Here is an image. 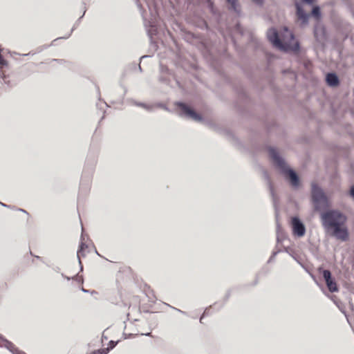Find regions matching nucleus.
<instances>
[{"mask_svg":"<svg viewBox=\"0 0 354 354\" xmlns=\"http://www.w3.org/2000/svg\"><path fill=\"white\" fill-rule=\"evenodd\" d=\"M267 36L272 45L281 50L296 52L299 48L297 41L286 28L279 31L271 28L268 31Z\"/></svg>","mask_w":354,"mask_h":354,"instance_id":"f257e3e1","label":"nucleus"},{"mask_svg":"<svg viewBox=\"0 0 354 354\" xmlns=\"http://www.w3.org/2000/svg\"><path fill=\"white\" fill-rule=\"evenodd\" d=\"M269 154L274 162L281 168L286 178L289 181L291 185L295 187H298L299 185V178L298 176L294 171L288 168L278 151L274 148H270L269 149Z\"/></svg>","mask_w":354,"mask_h":354,"instance_id":"f03ea898","label":"nucleus"},{"mask_svg":"<svg viewBox=\"0 0 354 354\" xmlns=\"http://www.w3.org/2000/svg\"><path fill=\"white\" fill-rule=\"evenodd\" d=\"M323 226L326 230L343 223H346V216L339 210H328L322 214Z\"/></svg>","mask_w":354,"mask_h":354,"instance_id":"7ed1b4c3","label":"nucleus"},{"mask_svg":"<svg viewBox=\"0 0 354 354\" xmlns=\"http://www.w3.org/2000/svg\"><path fill=\"white\" fill-rule=\"evenodd\" d=\"M311 193L315 209L321 210L330 206L328 198L317 185L312 184Z\"/></svg>","mask_w":354,"mask_h":354,"instance_id":"20e7f679","label":"nucleus"},{"mask_svg":"<svg viewBox=\"0 0 354 354\" xmlns=\"http://www.w3.org/2000/svg\"><path fill=\"white\" fill-rule=\"evenodd\" d=\"M335 239L341 241H346L349 238V232L346 223H343L327 230Z\"/></svg>","mask_w":354,"mask_h":354,"instance_id":"39448f33","label":"nucleus"},{"mask_svg":"<svg viewBox=\"0 0 354 354\" xmlns=\"http://www.w3.org/2000/svg\"><path fill=\"white\" fill-rule=\"evenodd\" d=\"M179 114L195 121H200L201 118L194 110L182 103L177 104Z\"/></svg>","mask_w":354,"mask_h":354,"instance_id":"423d86ee","label":"nucleus"},{"mask_svg":"<svg viewBox=\"0 0 354 354\" xmlns=\"http://www.w3.org/2000/svg\"><path fill=\"white\" fill-rule=\"evenodd\" d=\"M291 227L295 236L302 237L306 233V227L304 223L297 217L291 219Z\"/></svg>","mask_w":354,"mask_h":354,"instance_id":"0eeeda50","label":"nucleus"},{"mask_svg":"<svg viewBox=\"0 0 354 354\" xmlns=\"http://www.w3.org/2000/svg\"><path fill=\"white\" fill-rule=\"evenodd\" d=\"M323 277L326 281V285L330 292H336L337 290V285L331 278V274L328 270L323 271Z\"/></svg>","mask_w":354,"mask_h":354,"instance_id":"6e6552de","label":"nucleus"},{"mask_svg":"<svg viewBox=\"0 0 354 354\" xmlns=\"http://www.w3.org/2000/svg\"><path fill=\"white\" fill-rule=\"evenodd\" d=\"M296 6H297V16H298L299 19L302 21L303 24H306L310 15L304 13V12L303 11V10L301 8V6L299 3H297L296 5Z\"/></svg>","mask_w":354,"mask_h":354,"instance_id":"1a4fd4ad","label":"nucleus"},{"mask_svg":"<svg viewBox=\"0 0 354 354\" xmlns=\"http://www.w3.org/2000/svg\"><path fill=\"white\" fill-rule=\"evenodd\" d=\"M326 82L328 85L334 86L338 84V79L335 74L330 73L326 76Z\"/></svg>","mask_w":354,"mask_h":354,"instance_id":"9d476101","label":"nucleus"},{"mask_svg":"<svg viewBox=\"0 0 354 354\" xmlns=\"http://www.w3.org/2000/svg\"><path fill=\"white\" fill-rule=\"evenodd\" d=\"M312 15L316 18L319 19L320 17V10L319 8L316 6L314 7L312 11Z\"/></svg>","mask_w":354,"mask_h":354,"instance_id":"9b49d317","label":"nucleus"},{"mask_svg":"<svg viewBox=\"0 0 354 354\" xmlns=\"http://www.w3.org/2000/svg\"><path fill=\"white\" fill-rule=\"evenodd\" d=\"M109 351V348H103L101 350L97 351V353H94L93 354H106Z\"/></svg>","mask_w":354,"mask_h":354,"instance_id":"f8f14e48","label":"nucleus"},{"mask_svg":"<svg viewBox=\"0 0 354 354\" xmlns=\"http://www.w3.org/2000/svg\"><path fill=\"white\" fill-rule=\"evenodd\" d=\"M227 1L232 6V7L236 10V0H227Z\"/></svg>","mask_w":354,"mask_h":354,"instance_id":"ddd939ff","label":"nucleus"},{"mask_svg":"<svg viewBox=\"0 0 354 354\" xmlns=\"http://www.w3.org/2000/svg\"><path fill=\"white\" fill-rule=\"evenodd\" d=\"M350 195L354 199V186L351 188Z\"/></svg>","mask_w":354,"mask_h":354,"instance_id":"4468645a","label":"nucleus"},{"mask_svg":"<svg viewBox=\"0 0 354 354\" xmlns=\"http://www.w3.org/2000/svg\"><path fill=\"white\" fill-rule=\"evenodd\" d=\"M301 1L306 3H312L314 0H301Z\"/></svg>","mask_w":354,"mask_h":354,"instance_id":"2eb2a0df","label":"nucleus"},{"mask_svg":"<svg viewBox=\"0 0 354 354\" xmlns=\"http://www.w3.org/2000/svg\"><path fill=\"white\" fill-rule=\"evenodd\" d=\"M254 1H255L257 3H261L262 2V0H253Z\"/></svg>","mask_w":354,"mask_h":354,"instance_id":"dca6fc26","label":"nucleus"}]
</instances>
